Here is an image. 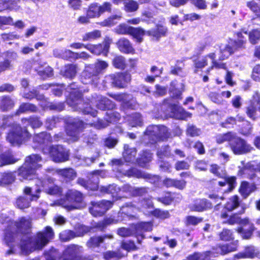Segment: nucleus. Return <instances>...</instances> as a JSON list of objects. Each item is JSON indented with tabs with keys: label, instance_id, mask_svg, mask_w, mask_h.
<instances>
[{
	"label": "nucleus",
	"instance_id": "1",
	"mask_svg": "<svg viewBox=\"0 0 260 260\" xmlns=\"http://www.w3.org/2000/svg\"><path fill=\"white\" fill-rule=\"evenodd\" d=\"M54 235L52 228L47 226L44 232L38 233L35 238L24 237L21 241V249L25 253L36 249H41L53 239Z\"/></svg>",
	"mask_w": 260,
	"mask_h": 260
},
{
	"label": "nucleus",
	"instance_id": "2",
	"mask_svg": "<svg viewBox=\"0 0 260 260\" xmlns=\"http://www.w3.org/2000/svg\"><path fill=\"white\" fill-rule=\"evenodd\" d=\"M31 227V219L29 217H21L18 222H11L6 230L5 241L10 249L7 252V254L9 255L15 253V250L12 246V243L14 241V233L17 232L25 233Z\"/></svg>",
	"mask_w": 260,
	"mask_h": 260
},
{
	"label": "nucleus",
	"instance_id": "3",
	"mask_svg": "<svg viewBox=\"0 0 260 260\" xmlns=\"http://www.w3.org/2000/svg\"><path fill=\"white\" fill-rule=\"evenodd\" d=\"M220 217L223 219H227L226 221H224L225 223L231 225L239 223L242 225L243 226L238 228L237 231L241 234L243 239H249L252 232L254 230L255 228L253 224L250 223L248 219L244 218L242 219L237 214H233L228 218V213L225 212H222Z\"/></svg>",
	"mask_w": 260,
	"mask_h": 260
},
{
	"label": "nucleus",
	"instance_id": "4",
	"mask_svg": "<svg viewBox=\"0 0 260 260\" xmlns=\"http://www.w3.org/2000/svg\"><path fill=\"white\" fill-rule=\"evenodd\" d=\"M108 66L106 61L98 60L94 64V68L91 65L86 66L82 73V82L84 84H92L96 86L99 80V75L106 70Z\"/></svg>",
	"mask_w": 260,
	"mask_h": 260
},
{
	"label": "nucleus",
	"instance_id": "5",
	"mask_svg": "<svg viewBox=\"0 0 260 260\" xmlns=\"http://www.w3.org/2000/svg\"><path fill=\"white\" fill-rule=\"evenodd\" d=\"M54 204L60 205L68 211L81 208L85 206L82 194L79 191L73 190L68 191L65 200L57 201Z\"/></svg>",
	"mask_w": 260,
	"mask_h": 260
},
{
	"label": "nucleus",
	"instance_id": "6",
	"mask_svg": "<svg viewBox=\"0 0 260 260\" xmlns=\"http://www.w3.org/2000/svg\"><path fill=\"white\" fill-rule=\"evenodd\" d=\"M81 96L82 94L79 89H74L71 92L67 102L71 106L74 107L75 110L79 109L82 110L85 114H90L93 117L95 116L96 111L92 109L91 105L88 107V104H86V106H84L81 99Z\"/></svg>",
	"mask_w": 260,
	"mask_h": 260
},
{
	"label": "nucleus",
	"instance_id": "7",
	"mask_svg": "<svg viewBox=\"0 0 260 260\" xmlns=\"http://www.w3.org/2000/svg\"><path fill=\"white\" fill-rule=\"evenodd\" d=\"M29 137V134L25 128L19 125L13 126L12 131L9 133L7 140L13 145H19Z\"/></svg>",
	"mask_w": 260,
	"mask_h": 260
},
{
	"label": "nucleus",
	"instance_id": "8",
	"mask_svg": "<svg viewBox=\"0 0 260 260\" xmlns=\"http://www.w3.org/2000/svg\"><path fill=\"white\" fill-rule=\"evenodd\" d=\"M230 147L234 154L243 155L250 152L253 147L244 139L235 134L234 137L229 143Z\"/></svg>",
	"mask_w": 260,
	"mask_h": 260
},
{
	"label": "nucleus",
	"instance_id": "9",
	"mask_svg": "<svg viewBox=\"0 0 260 260\" xmlns=\"http://www.w3.org/2000/svg\"><path fill=\"white\" fill-rule=\"evenodd\" d=\"M145 137L150 138L152 142H155L158 139L164 140L169 137V134L167 127L164 125H150L145 132Z\"/></svg>",
	"mask_w": 260,
	"mask_h": 260
},
{
	"label": "nucleus",
	"instance_id": "10",
	"mask_svg": "<svg viewBox=\"0 0 260 260\" xmlns=\"http://www.w3.org/2000/svg\"><path fill=\"white\" fill-rule=\"evenodd\" d=\"M43 152L49 154L53 160L56 162L67 161L69 159L68 151L61 145L49 146L43 148Z\"/></svg>",
	"mask_w": 260,
	"mask_h": 260
},
{
	"label": "nucleus",
	"instance_id": "11",
	"mask_svg": "<svg viewBox=\"0 0 260 260\" xmlns=\"http://www.w3.org/2000/svg\"><path fill=\"white\" fill-rule=\"evenodd\" d=\"M161 110L167 115L175 116L177 118L185 119L191 115L175 104L172 105L169 100H165L161 106Z\"/></svg>",
	"mask_w": 260,
	"mask_h": 260
},
{
	"label": "nucleus",
	"instance_id": "12",
	"mask_svg": "<svg viewBox=\"0 0 260 260\" xmlns=\"http://www.w3.org/2000/svg\"><path fill=\"white\" fill-rule=\"evenodd\" d=\"M87 124L78 119H74L67 125L66 129L67 134L73 141H76L79 138L80 132L86 127Z\"/></svg>",
	"mask_w": 260,
	"mask_h": 260
},
{
	"label": "nucleus",
	"instance_id": "13",
	"mask_svg": "<svg viewBox=\"0 0 260 260\" xmlns=\"http://www.w3.org/2000/svg\"><path fill=\"white\" fill-rule=\"evenodd\" d=\"M216 54L215 52H211L204 56L201 59L198 60L194 63L195 67L198 69H201L208 64V59L210 58L212 61L211 69L215 68L216 69H222L226 70L225 63L219 62L216 59Z\"/></svg>",
	"mask_w": 260,
	"mask_h": 260
},
{
	"label": "nucleus",
	"instance_id": "14",
	"mask_svg": "<svg viewBox=\"0 0 260 260\" xmlns=\"http://www.w3.org/2000/svg\"><path fill=\"white\" fill-rule=\"evenodd\" d=\"M131 80L129 74L116 73L105 77L106 82H110L113 86L119 88L124 87Z\"/></svg>",
	"mask_w": 260,
	"mask_h": 260
},
{
	"label": "nucleus",
	"instance_id": "15",
	"mask_svg": "<svg viewBox=\"0 0 260 260\" xmlns=\"http://www.w3.org/2000/svg\"><path fill=\"white\" fill-rule=\"evenodd\" d=\"M90 103L93 106L102 110L112 109L115 106L113 102L108 99L96 94L92 96Z\"/></svg>",
	"mask_w": 260,
	"mask_h": 260
},
{
	"label": "nucleus",
	"instance_id": "16",
	"mask_svg": "<svg viewBox=\"0 0 260 260\" xmlns=\"http://www.w3.org/2000/svg\"><path fill=\"white\" fill-rule=\"evenodd\" d=\"M113 205L109 201H102L99 202L92 203V207L89 208L90 213L94 216H102Z\"/></svg>",
	"mask_w": 260,
	"mask_h": 260
},
{
	"label": "nucleus",
	"instance_id": "17",
	"mask_svg": "<svg viewBox=\"0 0 260 260\" xmlns=\"http://www.w3.org/2000/svg\"><path fill=\"white\" fill-rule=\"evenodd\" d=\"M82 247L77 245H70L64 250L61 260H80L79 254Z\"/></svg>",
	"mask_w": 260,
	"mask_h": 260
},
{
	"label": "nucleus",
	"instance_id": "18",
	"mask_svg": "<svg viewBox=\"0 0 260 260\" xmlns=\"http://www.w3.org/2000/svg\"><path fill=\"white\" fill-rule=\"evenodd\" d=\"M18 176L20 180H32L37 178L36 172L25 162L19 169Z\"/></svg>",
	"mask_w": 260,
	"mask_h": 260
},
{
	"label": "nucleus",
	"instance_id": "19",
	"mask_svg": "<svg viewBox=\"0 0 260 260\" xmlns=\"http://www.w3.org/2000/svg\"><path fill=\"white\" fill-rule=\"evenodd\" d=\"M219 48L218 61L223 60L229 58L234 52V48L230 44H222L220 46L217 45Z\"/></svg>",
	"mask_w": 260,
	"mask_h": 260
},
{
	"label": "nucleus",
	"instance_id": "20",
	"mask_svg": "<svg viewBox=\"0 0 260 260\" xmlns=\"http://www.w3.org/2000/svg\"><path fill=\"white\" fill-rule=\"evenodd\" d=\"M117 46L122 53H133L134 49L129 41V40L125 38H120L116 43Z\"/></svg>",
	"mask_w": 260,
	"mask_h": 260
},
{
	"label": "nucleus",
	"instance_id": "21",
	"mask_svg": "<svg viewBox=\"0 0 260 260\" xmlns=\"http://www.w3.org/2000/svg\"><path fill=\"white\" fill-rule=\"evenodd\" d=\"M41 161L42 158L39 155L32 154L26 158L25 162L36 172L37 169L41 167V165L39 164Z\"/></svg>",
	"mask_w": 260,
	"mask_h": 260
},
{
	"label": "nucleus",
	"instance_id": "22",
	"mask_svg": "<svg viewBox=\"0 0 260 260\" xmlns=\"http://www.w3.org/2000/svg\"><path fill=\"white\" fill-rule=\"evenodd\" d=\"M106 238L112 239V235H105L103 236H93L91 237L86 242V246L89 248L99 247Z\"/></svg>",
	"mask_w": 260,
	"mask_h": 260
},
{
	"label": "nucleus",
	"instance_id": "23",
	"mask_svg": "<svg viewBox=\"0 0 260 260\" xmlns=\"http://www.w3.org/2000/svg\"><path fill=\"white\" fill-rule=\"evenodd\" d=\"M103 190L108 192L113 193L115 191H117L118 189L119 191L128 193L129 195L133 196L134 190V187L131 186L128 184H125L122 186L121 188H117V186L114 185H110L108 187L104 188Z\"/></svg>",
	"mask_w": 260,
	"mask_h": 260
},
{
	"label": "nucleus",
	"instance_id": "24",
	"mask_svg": "<svg viewBox=\"0 0 260 260\" xmlns=\"http://www.w3.org/2000/svg\"><path fill=\"white\" fill-rule=\"evenodd\" d=\"M255 189L256 187L254 184L244 181L241 184L239 192L243 198H246Z\"/></svg>",
	"mask_w": 260,
	"mask_h": 260
},
{
	"label": "nucleus",
	"instance_id": "25",
	"mask_svg": "<svg viewBox=\"0 0 260 260\" xmlns=\"http://www.w3.org/2000/svg\"><path fill=\"white\" fill-rule=\"evenodd\" d=\"M240 199L237 196H233L230 198L224 205V209L228 211L232 212L240 206Z\"/></svg>",
	"mask_w": 260,
	"mask_h": 260
},
{
	"label": "nucleus",
	"instance_id": "26",
	"mask_svg": "<svg viewBox=\"0 0 260 260\" xmlns=\"http://www.w3.org/2000/svg\"><path fill=\"white\" fill-rule=\"evenodd\" d=\"M236 178L235 177H224L222 180L219 181L218 184L220 186L228 185V189L225 192L232 191L235 187L236 184Z\"/></svg>",
	"mask_w": 260,
	"mask_h": 260
},
{
	"label": "nucleus",
	"instance_id": "27",
	"mask_svg": "<svg viewBox=\"0 0 260 260\" xmlns=\"http://www.w3.org/2000/svg\"><path fill=\"white\" fill-rule=\"evenodd\" d=\"M152 229V224L150 222H141L139 223L137 227V239L139 243H141V240L140 239V237L141 239H142L144 238V236L142 234L140 233L141 231H143L145 232L150 231Z\"/></svg>",
	"mask_w": 260,
	"mask_h": 260
},
{
	"label": "nucleus",
	"instance_id": "28",
	"mask_svg": "<svg viewBox=\"0 0 260 260\" xmlns=\"http://www.w3.org/2000/svg\"><path fill=\"white\" fill-rule=\"evenodd\" d=\"M237 245L234 243L218 246L216 248V252L220 254H225L228 253L236 250Z\"/></svg>",
	"mask_w": 260,
	"mask_h": 260
},
{
	"label": "nucleus",
	"instance_id": "29",
	"mask_svg": "<svg viewBox=\"0 0 260 260\" xmlns=\"http://www.w3.org/2000/svg\"><path fill=\"white\" fill-rule=\"evenodd\" d=\"M208 203L206 200L196 201L193 204L190 205L191 210L197 212H202L208 207Z\"/></svg>",
	"mask_w": 260,
	"mask_h": 260
},
{
	"label": "nucleus",
	"instance_id": "30",
	"mask_svg": "<svg viewBox=\"0 0 260 260\" xmlns=\"http://www.w3.org/2000/svg\"><path fill=\"white\" fill-rule=\"evenodd\" d=\"M167 32V28L162 25H157L156 27L148 31L147 34L157 39L165 36Z\"/></svg>",
	"mask_w": 260,
	"mask_h": 260
},
{
	"label": "nucleus",
	"instance_id": "31",
	"mask_svg": "<svg viewBox=\"0 0 260 260\" xmlns=\"http://www.w3.org/2000/svg\"><path fill=\"white\" fill-rule=\"evenodd\" d=\"M236 35L237 36V39L233 42L232 45L235 51L245 48L246 43V40L244 39V37L241 32H237Z\"/></svg>",
	"mask_w": 260,
	"mask_h": 260
},
{
	"label": "nucleus",
	"instance_id": "32",
	"mask_svg": "<svg viewBox=\"0 0 260 260\" xmlns=\"http://www.w3.org/2000/svg\"><path fill=\"white\" fill-rule=\"evenodd\" d=\"M61 73L63 76L72 78L76 75V67L73 64L67 65L61 70Z\"/></svg>",
	"mask_w": 260,
	"mask_h": 260
},
{
	"label": "nucleus",
	"instance_id": "33",
	"mask_svg": "<svg viewBox=\"0 0 260 260\" xmlns=\"http://www.w3.org/2000/svg\"><path fill=\"white\" fill-rule=\"evenodd\" d=\"M235 134L228 132L224 134H219L216 136V141L218 144H221L225 142H229V144L232 141Z\"/></svg>",
	"mask_w": 260,
	"mask_h": 260
},
{
	"label": "nucleus",
	"instance_id": "34",
	"mask_svg": "<svg viewBox=\"0 0 260 260\" xmlns=\"http://www.w3.org/2000/svg\"><path fill=\"white\" fill-rule=\"evenodd\" d=\"M101 15L99 5L98 4H91L87 12V15L88 17L92 18L99 17Z\"/></svg>",
	"mask_w": 260,
	"mask_h": 260
},
{
	"label": "nucleus",
	"instance_id": "35",
	"mask_svg": "<svg viewBox=\"0 0 260 260\" xmlns=\"http://www.w3.org/2000/svg\"><path fill=\"white\" fill-rule=\"evenodd\" d=\"M34 140L40 144L48 143L52 141V138L50 134L42 133L35 136Z\"/></svg>",
	"mask_w": 260,
	"mask_h": 260
},
{
	"label": "nucleus",
	"instance_id": "36",
	"mask_svg": "<svg viewBox=\"0 0 260 260\" xmlns=\"http://www.w3.org/2000/svg\"><path fill=\"white\" fill-rule=\"evenodd\" d=\"M64 53L69 55V57H72L75 59H82L86 60L90 57V55L85 52H81L80 53L74 52L70 50H67Z\"/></svg>",
	"mask_w": 260,
	"mask_h": 260
},
{
	"label": "nucleus",
	"instance_id": "37",
	"mask_svg": "<svg viewBox=\"0 0 260 260\" xmlns=\"http://www.w3.org/2000/svg\"><path fill=\"white\" fill-rule=\"evenodd\" d=\"M124 174L128 177H135L137 178H144L150 179V175L142 173L136 169H132L127 171Z\"/></svg>",
	"mask_w": 260,
	"mask_h": 260
},
{
	"label": "nucleus",
	"instance_id": "38",
	"mask_svg": "<svg viewBox=\"0 0 260 260\" xmlns=\"http://www.w3.org/2000/svg\"><path fill=\"white\" fill-rule=\"evenodd\" d=\"M101 36V32L99 30H94L87 32L82 36L83 41H91L95 40Z\"/></svg>",
	"mask_w": 260,
	"mask_h": 260
},
{
	"label": "nucleus",
	"instance_id": "39",
	"mask_svg": "<svg viewBox=\"0 0 260 260\" xmlns=\"http://www.w3.org/2000/svg\"><path fill=\"white\" fill-rule=\"evenodd\" d=\"M152 154L149 151H144L141 157L138 159V162L141 167H144L146 164L151 160Z\"/></svg>",
	"mask_w": 260,
	"mask_h": 260
},
{
	"label": "nucleus",
	"instance_id": "40",
	"mask_svg": "<svg viewBox=\"0 0 260 260\" xmlns=\"http://www.w3.org/2000/svg\"><path fill=\"white\" fill-rule=\"evenodd\" d=\"M139 210L138 208L136 207L133 205L129 204H126L121 208V212L128 216H134L133 213H135Z\"/></svg>",
	"mask_w": 260,
	"mask_h": 260
},
{
	"label": "nucleus",
	"instance_id": "41",
	"mask_svg": "<svg viewBox=\"0 0 260 260\" xmlns=\"http://www.w3.org/2000/svg\"><path fill=\"white\" fill-rule=\"evenodd\" d=\"M129 124L134 127L142 126L143 123L141 115L139 113H135L129 116L128 119Z\"/></svg>",
	"mask_w": 260,
	"mask_h": 260
},
{
	"label": "nucleus",
	"instance_id": "42",
	"mask_svg": "<svg viewBox=\"0 0 260 260\" xmlns=\"http://www.w3.org/2000/svg\"><path fill=\"white\" fill-rule=\"evenodd\" d=\"M45 191L48 194L59 196L62 193V189L56 185H52L45 188Z\"/></svg>",
	"mask_w": 260,
	"mask_h": 260
},
{
	"label": "nucleus",
	"instance_id": "43",
	"mask_svg": "<svg viewBox=\"0 0 260 260\" xmlns=\"http://www.w3.org/2000/svg\"><path fill=\"white\" fill-rule=\"evenodd\" d=\"M57 172L60 175L68 180H73L76 177V172L71 168L59 170Z\"/></svg>",
	"mask_w": 260,
	"mask_h": 260
},
{
	"label": "nucleus",
	"instance_id": "44",
	"mask_svg": "<svg viewBox=\"0 0 260 260\" xmlns=\"http://www.w3.org/2000/svg\"><path fill=\"white\" fill-rule=\"evenodd\" d=\"M257 253L253 247H249L243 253H239L235 255L238 258H253L257 256Z\"/></svg>",
	"mask_w": 260,
	"mask_h": 260
},
{
	"label": "nucleus",
	"instance_id": "45",
	"mask_svg": "<svg viewBox=\"0 0 260 260\" xmlns=\"http://www.w3.org/2000/svg\"><path fill=\"white\" fill-rule=\"evenodd\" d=\"M85 48L89 50L91 53L95 55H100L103 52V46L101 44L97 45L88 44L85 46Z\"/></svg>",
	"mask_w": 260,
	"mask_h": 260
},
{
	"label": "nucleus",
	"instance_id": "46",
	"mask_svg": "<svg viewBox=\"0 0 260 260\" xmlns=\"http://www.w3.org/2000/svg\"><path fill=\"white\" fill-rule=\"evenodd\" d=\"M22 122L23 124H30L33 128H37L41 126L42 122L38 117H30L28 119L23 118Z\"/></svg>",
	"mask_w": 260,
	"mask_h": 260
},
{
	"label": "nucleus",
	"instance_id": "47",
	"mask_svg": "<svg viewBox=\"0 0 260 260\" xmlns=\"http://www.w3.org/2000/svg\"><path fill=\"white\" fill-rule=\"evenodd\" d=\"M15 180V176L12 173H4L1 175L0 185H5L12 183Z\"/></svg>",
	"mask_w": 260,
	"mask_h": 260
},
{
	"label": "nucleus",
	"instance_id": "48",
	"mask_svg": "<svg viewBox=\"0 0 260 260\" xmlns=\"http://www.w3.org/2000/svg\"><path fill=\"white\" fill-rule=\"evenodd\" d=\"M14 103L9 97H3L0 103L1 108L3 111L8 110L13 107Z\"/></svg>",
	"mask_w": 260,
	"mask_h": 260
},
{
	"label": "nucleus",
	"instance_id": "49",
	"mask_svg": "<svg viewBox=\"0 0 260 260\" xmlns=\"http://www.w3.org/2000/svg\"><path fill=\"white\" fill-rule=\"evenodd\" d=\"M16 206L20 209H24L30 206V201L25 197H20L16 201Z\"/></svg>",
	"mask_w": 260,
	"mask_h": 260
},
{
	"label": "nucleus",
	"instance_id": "50",
	"mask_svg": "<svg viewBox=\"0 0 260 260\" xmlns=\"http://www.w3.org/2000/svg\"><path fill=\"white\" fill-rule=\"evenodd\" d=\"M76 237L74 232L71 230L62 231L59 235L60 239L62 241H68Z\"/></svg>",
	"mask_w": 260,
	"mask_h": 260
},
{
	"label": "nucleus",
	"instance_id": "51",
	"mask_svg": "<svg viewBox=\"0 0 260 260\" xmlns=\"http://www.w3.org/2000/svg\"><path fill=\"white\" fill-rule=\"evenodd\" d=\"M136 151L135 149H129L125 150L123 153V157L126 161L132 162L135 159Z\"/></svg>",
	"mask_w": 260,
	"mask_h": 260
},
{
	"label": "nucleus",
	"instance_id": "52",
	"mask_svg": "<svg viewBox=\"0 0 260 260\" xmlns=\"http://www.w3.org/2000/svg\"><path fill=\"white\" fill-rule=\"evenodd\" d=\"M37 110V107L32 104L25 103L22 104L17 112V114L27 111L34 112Z\"/></svg>",
	"mask_w": 260,
	"mask_h": 260
},
{
	"label": "nucleus",
	"instance_id": "53",
	"mask_svg": "<svg viewBox=\"0 0 260 260\" xmlns=\"http://www.w3.org/2000/svg\"><path fill=\"white\" fill-rule=\"evenodd\" d=\"M249 41L252 44H255L260 40V31L254 29L249 34Z\"/></svg>",
	"mask_w": 260,
	"mask_h": 260
},
{
	"label": "nucleus",
	"instance_id": "54",
	"mask_svg": "<svg viewBox=\"0 0 260 260\" xmlns=\"http://www.w3.org/2000/svg\"><path fill=\"white\" fill-rule=\"evenodd\" d=\"M124 256V254L121 253L119 251L117 252L109 251L104 253V258L106 260H110L112 258H119Z\"/></svg>",
	"mask_w": 260,
	"mask_h": 260
},
{
	"label": "nucleus",
	"instance_id": "55",
	"mask_svg": "<svg viewBox=\"0 0 260 260\" xmlns=\"http://www.w3.org/2000/svg\"><path fill=\"white\" fill-rule=\"evenodd\" d=\"M144 34V31L141 28L131 27L129 35L137 38L139 41H141V37Z\"/></svg>",
	"mask_w": 260,
	"mask_h": 260
},
{
	"label": "nucleus",
	"instance_id": "56",
	"mask_svg": "<svg viewBox=\"0 0 260 260\" xmlns=\"http://www.w3.org/2000/svg\"><path fill=\"white\" fill-rule=\"evenodd\" d=\"M113 64L116 68L124 69L125 66L124 58L121 56L115 57L113 60Z\"/></svg>",
	"mask_w": 260,
	"mask_h": 260
},
{
	"label": "nucleus",
	"instance_id": "57",
	"mask_svg": "<svg viewBox=\"0 0 260 260\" xmlns=\"http://www.w3.org/2000/svg\"><path fill=\"white\" fill-rule=\"evenodd\" d=\"M157 155L160 158L164 157H171L173 154L171 152L170 147L168 146L162 147L157 152Z\"/></svg>",
	"mask_w": 260,
	"mask_h": 260
},
{
	"label": "nucleus",
	"instance_id": "58",
	"mask_svg": "<svg viewBox=\"0 0 260 260\" xmlns=\"http://www.w3.org/2000/svg\"><path fill=\"white\" fill-rule=\"evenodd\" d=\"M124 7L125 11L127 12H133L138 9V4L136 2L131 0L125 2Z\"/></svg>",
	"mask_w": 260,
	"mask_h": 260
},
{
	"label": "nucleus",
	"instance_id": "59",
	"mask_svg": "<svg viewBox=\"0 0 260 260\" xmlns=\"http://www.w3.org/2000/svg\"><path fill=\"white\" fill-rule=\"evenodd\" d=\"M203 220L202 218L197 217L193 216H188L186 217V224L187 225H196L201 222Z\"/></svg>",
	"mask_w": 260,
	"mask_h": 260
},
{
	"label": "nucleus",
	"instance_id": "60",
	"mask_svg": "<svg viewBox=\"0 0 260 260\" xmlns=\"http://www.w3.org/2000/svg\"><path fill=\"white\" fill-rule=\"evenodd\" d=\"M186 133L191 137H197L200 135L201 131L194 125L190 124L188 125Z\"/></svg>",
	"mask_w": 260,
	"mask_h": 260
},
{
	"label": "nucleus",
	"instance_id": "61",
	"mask_svg": "<svg viewBox=\"0 0 260 260\" xmlns=\"http://www.w3.org/2000/svg\"><path fill=\"white\" fill-rule=\"evenodd\" d=\"M90 231V228L88 226L79 225L76 228V237H80L83 236L84 234L87 233Z\"/></svg>",
	"mask_w": 260,
	"mask_h": 260
},
{
	"label": "nucleus",
	"instance_id": "62",
	"mask_svg": "<svg viewBox=\"0 0 260 260\" xmlns=\"http://www.w3.org/2000/svg\"><path fill=\"white\" fill-rule=\"evenodd\" d=\"M247 6L250 10L255 14V15L260 18V6L255 2L251 1L247 3Z\"/></svg>",
	"mask_w": 260,
	"mask_h": 260
},
{
	"label": "nucleus",
	"instance_id": "63",
	"mask_svg": "<svg viewBox=\"0 0 260 260\" xmlns=\"http://www.w3.org/2000/svg\"><path fill=\"white\" fill-rule=\"evenodd\" d=\"M210 254V251H206L203 253H194L193 255L188 256V260H203L205 257L208 256Z\"/></svg>",
	"mask_w": 260,
	"mask_h": 260
},
{
	"label": "nucleus",
	"instance_id": "64",
	"mask_svg": "<svg viewBox=\"0 0 260 260\" xmlns=\"http://www.w3.org/2000/svg\"><path fill=\"white\" fill-rule=\"evenodd\" d=\"M39 75L43 78L51 77L53 75V70L50 67H46L44 70L38 71Z\"/></svg>",
	"mask_w": 260,
	"mask_h": 260
}]
</instances>
